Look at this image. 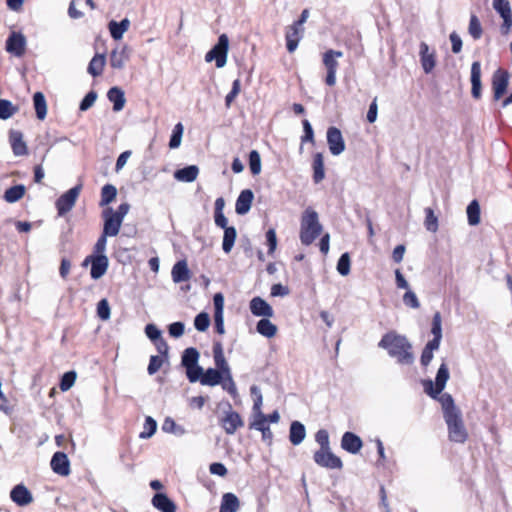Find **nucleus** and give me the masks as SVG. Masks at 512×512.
I'll return each instance as SVG.
<instances>
[{
	"mask_svg": "<svg viewBox=\"0 0 512 512\" xmlns=\"http://www.w3.org/2000/svg\"><path fill=\"white\" fill-rule=\"evenodd\" d=\"M250 392H251V395L254 396V402H253V407H252L253 413L257 414L259 412H262L261 407H262V403H263V397H262L259 387L256 385H252L250 387Z\"/></svg>",
	"mask_w": 512,
	"mask_h": 512,
	"instance_id": "13d9d810",
	"label": "nucleus"
},
{
	"mask_svg": "<svg viewBox=\"0 0 512 512\" xmlns=\"http://www.w3.org/2000/svg\"><path fill=\"white\" fill-rule=\"evenodd\" d=\"M102 218L104 220L103 224V233L105 235H109L110 237L117 236L122 222L118 219V217H115L113 215V209L111 207H107L102 211Z\"/></svg>",
	"mask_w": 512,
	"mask_h": 512,
	"instance_id": "ddd939ff",
	"label": "nucleus"
},
{
	"mask_svg": "<svg viewBox=\"0 0 512 512\" xmlns=\"http://www.w3.org/2000/svg\"><path fill=\"white\" fill-rule=\"evenodd\" d=\"M249 308L251 313L256 317H273L274 310L271 305L263 298L256 296L251 299Z\"/></svg>",
	"mask_w": 512,
	"mask_h": 512,
	"instance_id": "a211bd4d",
	"label": "nucleus"
},
{
	"mask_svg": "<svg viewBox=\"0 0 512 512\" xmlns=\"http://www.w3.org/2000/svg\"><path fill=\"white\" fill-rule=\"evenodd\" d=\"M429 47L425 42L420 44V61L422 68L426 74L432 72L436 65V58L434 53H429Z\"/></svg>",
	"mask_w": 512,
	"mask_h": 512,
	"instance_id": "393cba45",
	"label": "nucleus"
},
{
	"mask_svg": "<svg viewBox=\"0 0 512 512\" xmlns=\"http://www.w3.org/2000/svg\"><path fill=\"white\" fill-rule=\"evenodd\" d=\"M240 508L238 497L231 492L222 496L219 512H237Z\"/></svg>",
	"mask_w": 512,
	"mask_h": 512,
	"instance_id": "7c9ffc66",
	"label": "nucleus"
},
{
	"mask_svg": "<svg viewBox=\"0 0 512 512\" xmlns=\"http://www.w3.org/2000/svg\"><path fill=\"white\" fill-rule=\"evenodd\" d=\"M17 111L18 106H15L10 100L0 99V119L7 120Z\"/></svg>",
	"mask_w": 512,
	"mask_h": 512,
	"instance_id": "49530a36",
	"label": "nucleus"
},
{
	"mask_svg": "<svg viewBox=\"0 0 512 512\" xmlns=\"http://www.w3.org/2000/svg\"><path fill=\"white\" fill-rule=\"evenodd\" d=\"M510 73L503 68H498L492 75L493 100L499 101L507 92Z\"/></svg>",
	"mask_w": 512,
	"mask_h": 512,
	"instance_id": "0eeeda50",
	"label": "nucleus"
},
{
	"mask_svg": "<svg viewBox=\"0 0 512 512\" xmlns=\"http://www.w3.org/2000/svg\"><path fill=\"white\" fill-rule=\"evenodd\" d=\"M493 8L500 14V16L512 14L508 0H493Z\"/></svg>",
	"mask_w": 512,
	"mask_h": 512,
	"instance_id": "69168bd1",
	"label": "nucleus"
},
{
	"mask_svg": "<svg viewBox=\"0 0 512 512\" xmlns=\"http://www.w3.org/2000/svg\"><path fill=\"white\" fill-rule=\"evenodd\" d=\"M33 106L35 109L36 117L39 120H44L47 116V102L42 92L38 91L34 93Z\"/></svg>",
	"mask_w": 512,
	"mask_h": 512,
	"instance_id": "c9c22d12",
	"label": "nucleus"
},
{
	"mask_svg": "<svg viewBox=\"0 0 512 512\" xmlns=\"http://www.w3.org/2000/svg\"><path fill=\"white\" fill-rule=\"evenodd\" d=\"M77 374L74 370L65 372L60 379L59 387L61 391H68L75 383Z\"/></svg>",
	"mask_w": 512,
	"mask_h": 512,
	"instance_id": "603ef678",
	"label": "nucleus"
},
{
	"mask_svg": "<svg viewBox=\"0 0 512 512\" xmlns=\"http://www.w3.org/2000/svg\"><path fill=\"white\" fill-rule=\"evenodd\" d=\"M351 268V258L348 252L343 253L337 262V272L341 276H347L350 273Z\"/></svg>",
	"mask_w": 512,
	"mask_h": 512,
	"instance_id": "8fccbe9b",
	"label": "nucleus"
},
{
	"mask_svg": "<svg viewBox=\"0 0 512 512\" xmlns=\"http://www.w3.org/2000/svg\"><path fill=\"white\" fill-rule=\"evenodd\" d=\"M199 174V168L196 165H189L178 169L174 173V178L181 182H193Z\"/></svg>",
	"mask_w": 512,
	"mask_h": 512,
	"instance_id": "473e14b6",
	"label": "nucleus"
},
{
	"mask_svg": "<svg viewBox=\"0 0 512 512\" xmlns=\"http://www.w3.org/2000/svg\"><path fill=\"white\" fill-rule=\"evenodd\" d=\"M222 229L224 230L222 249L225 253H229L235 244L237 231L234 226H226Z\"/></svg>",
	"mask_w": 512,
	"mask_h": 512,
	"instance_id": "58836bf2",
	"label": "nucleus"
},
{
	"mask_svg": "<svg viewBox=\"0 0 512 512\" xmlns=\"http://www.w3.org/2000/svg\"><path fill=\"white\" fill-rule=\"evenodd\" d=\"M129 27H130V20L128 18H124L120 22L111 20L108 23V29H109L110 35L116 41L122 39L123 34L129 29Z\"/></svg>",
	"mask_w": 512,
	"mask_h": 512,
	"instance_id": "c85d7f7f",
	"label": "nucleus"
},
{
	"mask_svg": "<svg viewBox=\"0 0 512 512\" xmlns=\"http://www.w3.org/2000/svg\"><path fill=\"white\" fill-rule=\"evenodd\" d=\"M163 356L160 355H152L149 360V364L147 367V372L149 375L156 374L159 369L162 367L163 363L167 361Z\"/></svg>",
	"mask_w": 512,
	"mask_h": 512,
	"instance_id": "4d7b16f0",
	"label": "nucleus"
},
{
	"mask_svg": "<svg viewBox=\"0 0 512 512\" xmlns=\"http://www.w3.org/2000/svg\"><path fill=\"white\" fill-rule=\"evenodd\" d=\"M171 276L174 283L185 282L191 278V271L188 268L186 260H180L175 263L171 271Z\"/></svg>",
	"mask_w": 512,
	"mask_h": 512,
	"instance_id": "a878e982",
	"label": "nucleus"
},
{
	"mask_svg": "<svg viewBox=\"0 0 512 512\" xmlns=\"http://www.w3.org/2000/svg\"><path fill=\"white\" fill-rule=\"evenodd\" d=\"M97 97H98V94L96 91H94V90L89 91L84 96V98L81 100V102L79 104V110L87 111L89 108H91L94 105Z\"/></svg>",
	"mask_w": 512,
	"mask_h": 512,
	"instance_id": "bf43d9fd",
	"label": "nucleus"
},
{
	"mask_svg": "<svg viewBox=\"0 0 512 512\" xmlns=\"http://www.w3.org/2000/svg\"><path fill=\"white\" fill-rule=\"evenodd\" d=\"M107 98L113 103V110L115 112H119L124 108L126 99L125 93L121 88L117 86L111 87L107 92Z\"/></svg>",
	"mask_w": 512,
	"mask_h": 512,
	"instance_id": "cd10ccee",
	"label": "nucleus"
},
{
	"mask_svg": "<svg viewBox=\"0 0 512 512\" xmlns=\"http://www.w3.org/2000/svg\"><path fill=\"white\" fill-rule=\"evenodd\" d=\"M25 193H26L25 185L17 184V185H14V186L8 188L5 191V193L3 195V199L7 203H15V202L19 201L20 199H22L24 197Z\"/></svg>",
	"mask_w": 512,
	"mask_h": 512,
	"instance_id": "4c0bfd02",
	"label": "nucleus"
},
{
	"mask_svg": "<svg viewBox=\"0 0 512 512\" xmlns=\"http://www.w3.org/2000/svg\"><path fill=\"white\" fill-rule=\"evenodd\" d=\"M302 125H303L304 134L301 137V143L310 142L312 144H315L314 130H313V127H312L311 123L309 122V120L304 119L302 121Z\"/></svg>",
	"mask_w": 512,
	"mask_h": 512,
	"instance_id": "680f3d73",
	"label": "nucleus"
},
{
	"mask_svg": "<svg viewBox=\"0 0 512 512\" xmlns=\"http://www.w3.org/2000/svg\"><path fill=\"white\" fill-rule=\"evenodd\" d=\"M186 369V376L189 382L195 383L199 381L201 383V379L203 378L204 369L199 364L196 366H190Z\"/></svg>",
	"mask_w": 512,
	"mask_h": 512,
	"instance_id": "5fc2aeb1",
	"label": "nucleus"
},
{
	"mask_svg": "<svg viewBox=\"0 0 512 512\" xmlns=\"http://www.w3.org/2000/svg\"><path fill=\"white\" fill-rule=\"evenodd\" d=\"M342 56V51H337L333 49H329L323 54V64L327 70L325 83L328 86H334L336 84V72L339 66V63L336 59Z\"/></svg>",
	"mask_w": 512,
	"mask_h": 512,
	"instance_id": "423d86ee",
	"label": "nucleus"
},
{
	"mask_svg": "<svg viewBox=\"0 0 512 512\" xmlns=\"http://www.w3.org/2000/svg\"><path fill=\"white\" fill-rule=\"evenodd\" d=\"M109 267V259L106 255H95L94 261L91 266L90 276L94 280L100 279L104 276Z\"/></svg>",
	"mask_w": 512,
	"mask_h": 512,
	"instance_id": "4be33fe9",
	"label": "nucleus"
},
{
	"mask_svg": "<svg viewBox=\"0 0 512 512\" xmlns=\"http://www.w3.org/2000/svg\"><path fill=\"white\" fill-rule=\"evenodd\" d=\"M315 441L320 445V449L330 448L329 434L325 429H320L316 432Z\"/></svg>",
	"mask_w": 512,
	"mask_h": 512,
	"instance_id": "338daca9",
	"label": "nucleus"
},
{
	"mask_svg": "<svg viewBox=\"0 0 512 512\" xmlns=\"http://www.w3.org/2000/svg\"><path fill=\"white\" fill-rule=\"evenodd\" d=\"M363 446L362 439L353 432L347 431L341 439V447L343 450L351 454H357Z\"/></svg>",
	"mask_w": 512,
	"mask_h": 512,
	"instance_id": "aec40b11",
	"label": "nucleus"
},
{
	"mask_svg": "<svg viewBox=\"0 0 512 512\" xmlns=\"http://www.w3.org/2000/svg\"><path fill=\"white\" fill-rule=\"evenodd\" d=\"M303 29L297 27L295 25H291L287 28L286 31V48L289 53H293L302 38Z\"/></svg>",
	"mask_w": 512,
	"mask_h": 512,
	"instance_id": "5701e85b",
	"label": "nucleus"
},
{
	"mask_svg": "<svg viewBox=\"0 0 512 512\" xmlns=\"http://www.w3.org/2000/svg\"><path fill=\"white\" fill-rule=\"evenodd\" d=\"M81 189L82 185L78 184L66 191L56 200L55 206L59 216L65 215L73 208Z\"/></svg>",
	"mask_w": 512,
	"mask_h": 512,
	"instance_id": "6e6552de",
	"label": "nucleus"
},
{
	"mask_svg": "<svg viewBox=\"0 0 512 512\" xmlns=\"http://www.w3.org/2000/svg\"><path fill=\"white\" fill-rule=\"evenodd\" d=\"M111 315L110 305L106 298L101 299L97 304V316L101 320H108Z\"/></svg>",
	"mask_w": 512,
	"mask_h": 512,
	"instance_id": "052dcab7",
	"label": "nucleus"
},
{
	"mask_svg": "<svg viewBox=\"0 0 512 512\" xmlns=\"http://www.w3.org/2000/svg\"><path fill=\"white\" fill-rule=\"evenodd\" d=\"M255 415V419L253 422L250 423L249 428L255 429L257 431L263 430L265 428H268L269 426L267 423L266 415L263 412H259Z\"/></svg>",
	"mask_w": 512,
	"mask_h": 512,
	"instance_id": "0e129e2a",
	"label": "nucleus"
},
{
	"mask_svg": "<svg viewBox=\"0 0 512 512\" xmlns=\"http://www.w3.org/2000/svg\"><path fill=\"white\" fill-rule=\"evenodd\" d=\"M153 506L161 512H175V503L165 494L156 493L152 498Z\"/></svg>",
	"mask_w": 512,
	"mask_h": 512,
	"instance_id": "bb28decb",
	"label": "nucleus"
},
{
	"mask_svg": "<svg viewBox=\"0 0 512 512\" xmlns=\"http://www.w3.org/2000/svg\"><path fill=\"white\" fill-rule=\"evenodd\" d=\"M449 377V368L446 362L443 361L436 373L435 383H433V381L430 379L422 381L425 393L429 395L431 398L436 399L445 389Z\"/></svg>",
	"mask_w": 512,
	"mask_h": 512,
	"instance_id": "7ed1b4c3",
	"label": "nucleus"
},
{
	"mask_svg": "<svg viewBox=\"0 0 512 512\" xmlns=\"http://www.w3.org/2000/svg\"><path fill=\"white\" fill-rule=\"evenodd\" d=\"M129 57V48L127 45L122 46L120 50L115 48L110 54V65L114 69H123Z\"/></svg>",
	"mask_w": 512,
	"mask_h": 512,
	"instance_id": "b1692460",
	"label": "nucleus"
},
{
	"mask_svg": "<svg viewBox=\"0 0 512 512\" xmlns=\"http://www.w3.org/2000/svg\"><path fill=\"white\" fill-rule=\"evenodd\" d=\"M468 32L474 40L480 39L483 34L481 23L475 14L470 16Z\"/></svg>",
	"mask_w": 512,
	"mask_h": 512,
	"instance_id": "de8ad7c7",
	"label": "nucleus"
},
{
	"mask_svg": "<svg viewBox=\"0 0 512 512\" xmlns=\"http://www.w3.org/2000/svg\"><path fill=\"white\" fill-rule=\"evenodd\" d=\"M327 144L332 155L337 156L345 150V141L340 129L331 126L327 129Z\"/></svg>",
	"mask_w": 512,
	"mask_h": 512,
	"instance_id": "f8f14e48",
	"label": "nucleus"
},
{
	"mask_svg": "<svg viewBox=\"0 0 512 512\" xmlns=\"http://www.w3.org/2000/svg\"><path fill=\"white\" fill-rule=\"evenodd\" d=\"M50 466L52 471L60 476H68L71 472L68 456L62 451H57L53 454Z\"/></svg>",
	"mask_w": 512,
	"mask_h": 512,
	"instance_id": "2eb2a0df",
	"label": "nucleus"
},
{
	"mask_svg": "<svg viewBox=\"0 0 512 512\" xmlns=\"http://www.w3.org/2000/svg\"><path fill=\"white\" fill-rule=\"evenodd\" d=\"M117 196V189L112 184H105L101 189V199L99 202L100 207H105L115 200Z\"/></svg>",
	"mask_w": 512,
	"mask_h": 512,
	"instance_id": "79ce46f5",
	"label": "nucleus"
},
{
	"mask_svg": "<svg viewBox=\"0 0 512 512\" xmlns=\"http://www.w3.org/2000/svg\"><path fill=\"white\" fill-rule=\"evenodd\" d=\"M185 324L181 321L173 322L168 326L169 335L173 338H179L184 334Z\"/></svg>",
	"mask_w": 512,
	"mask_h": 512,
	"instance_id": "774afa93",
	"label": "nucleus"
},
{
	"mask_svg": "<svg viewBox=\"0 0 512 512\" xmlns=\"http://www.w3.org/2000/svg\"><path fill=\"white\" fill-rule=\"evenodd\" d=\"M106 63L105 54H95L94 57L90 60L87 72L93 77L100 76L103 73L104 66Z\"/></svg>",
	"mask_w": 512,
	"mask_h": 512,
	"instance_id": "f704fd0d",
	"label": "nucleus"
},
{
	"mask_svg": "<svg viewBox=\"0 0 512 512\" xmlns=\"http://www.w3.org/2000/svg\"><path fill=\"white\" fill-rule=\"evenodd\" d=\"M9 143L15 156L28 155V146L24 141L23 133L19 130L11 129L9 131Z\"/></svg>",
	"mask_w": 512,
	"mask_h": 512,
	"instance_id": "dca6fc26",
	"label": "nucleus"
},
{
	"mask_svg": "<svg viewBox=\"0 0 512 512\" xmlns=\"http://www.w3.org/2000/svg\"><path fill=\"white\" fill-rule=\"evenodd\" d=\"M471 95L474 99L479 100L482 97L481 83V63L474 61L471 65Z\"/></svg>",
	"mask_w": 512,
	"mask_h": 512,
	"instance_id": "6ab92c4d",
	"label": "nucleus"
},
{
	"mask_svg": "<svg viewBox=\"0 0 512 512\" xmlns=\"http://www.w3.org/2000/svg\"><path fill=\"white\" fill-rule=\"evenodd\" d=\"M199 351L194 347L186 348L181 357V365L185 368H188L190 366H196L199 361Z\"/></svg>",
	"mask_w": 512,
	"mask_h": 512,
	"instance_id": "ea45409f",
	"label": "nucleus"
},
{
	"mask_svg": "<svg viewBox=\"0 0 512 512\" xmlns=\"http://www.w3.org/2000/svg\"><path fill=\"white\" fill-rule=\"evenodd\" d=\"M306 437V429L304 424L300 421H293L290 425L289 430V440L290 442L297 446L303 442Z\"/></svg>",
	"mask_w": 512,
	"mask_h": 512,
	"instance_id": "c756f323",
	"label": "nucleus"
},
{
	"mask_svg": "<svg viewBox=\"0 0 512 512\" xmlns=\"http://www.w3.org/2000/svg\"><path fill=\"white\" fill-rule=\"evenodd\" d=\"M322 229L318 213L310 207L307 208L301 217L299 235L301 243L305 246L311 245L320 236Z\"/></svg>",
	"mask_w": 512,
	"mask_h": 512,
	"instance_id": "f03ea898",
	"label": "nucleus"
},
{
	"mask_svg": "<svg viewBox=\"0 0 512 512\" xmlns=\"http://www.w3.org/2000/svg\"><path fill=\"white\" fill-rule=\"evenodd\" d=\"M228 407L229 411L221 419L220 425L228 435H233L238 428L244 426V421L238 412L232 410L229 403Z\"/></svg>",
	"mask_w": 512,
	"mask_h": 512,
	"instance_id": "9d476101",
	"label": "nucleus"
},
{
	"mask_svg": "<svg viewBox=\"0 0 512 512\" xmlns=\"http://www.w3.org/2000/svg\"><path fill=\"white\" fill-rule=\"evenodd\" d=\"M222 383V373L215 368H208L204 371L201 384L206 386H216Z\"/></svg>",
	"mask_w": 512,
	"mask_h": 512,
	"instance_id": "a19ab883",
	"label": "nucleus"
},
{
	"mask_svg": "<svg viewBox=\"0 0 512 512\" xmlns=\"http://www.w3.org/2000/svg\"><path fill=\"white\" fill-rule=\"evenodd\" d=\"M313 181L315 184L320 183L325 178L324 158L322 153L317 152L313 156Z\"/></svg>",
	"mask_w": 512,
	"mask_h": 512,
	"instance_id": "2f4dec72",
	"label": "nucleus"
},
{
	"mask_svg": "<svg viewBox=\"0 0 512 512\" xmlns=\"http://www.w3.org/2000/svg\"><path fill=\"white\" fill-rule=\"evenodd\" d=\"M213 304H214V327L215 331L222 335L225 333L224 327V296L222 293L218 292L213 296Z\"/></svg>",
	"mask_w": 512,
	"mask_h": 512,
	"instance_id": "4468645a",
	"label": "nucleus"
},
{
	"mask_svg": "<svg viewBox=\"0 0 512 512\" xmlns=\"http://www.w3.org/2000/svg\"><path fill=\"white\" fill-rule=\"evenodd\" d=\"M144 430L139 434L141 439L151 438L157 430V422L151 416H147L144 422Z\"/></svg>",
	"mask_w": 512,
	"mask_h": 512,
	"instance_id": "09e8293b",
	"label": "nucleus"
},
{
	"mask_svg": "<svg viewBox=\"0 0 512 512\" xmlns=\"http://www.w3.org/2000/svg\"><path fill=\"white\" fill-rule=\"evenodd\" d=\"M378 347L387 350L388 355L395 358L398 364L411 365L414 363L412 344L404 335L394 331L387 332L382 336Z\"/></svg>",
	"mask_w": 512,
	"mask_h": 512,
	"instance_id": "f257e3e1",
	"label": "nucleus"
},
{
	"mask_svg": "<svg viewBox=\"0 0 512 512\" xmlns=\"http://www.w3.org/2000/svg\"><path fill=\"white\" fill-rule=\"evenodd\" d=\"M11 500L18 506L24 507L33 502L30 490L24 484H17L10 491Z\"/></svg>",
	"mask_w": 512,
	"mask_h": 512,
	"instance_id": "f3484780",
	"label": "nucleus"
},
{
	"mask_svg": "<svg viewBox=\"0 0 512 512\" xmlns=\"http://www.w3.org/2000/svg\"><path fill=\"white\" fill-rule=\"evenodd\" d=\"M229 50V38L226 34H221L218 37L217 43L206 53L205 61H215L217 68H222L226 65L227 55Z\"/></svg>",
	"mask_w": 512,
	"mask_h": 512,
	"instance_id": "39448f33",
	"label": "nucleus"
},
{
	"mask_svg": "<svg viewBox=\"0 0 512 512\" xmlns=\"http://www.w3.org/2000/svg\"><path fill=\"white\" fill-rule=\"evenodd\" d=\"M431 334L435 337H442V317L439 311H436L432 318Z\"/></svg>",
	"mask_w": 512,
	"mask_h": 512,
	"instance_id": "e2e57ef3",
	"label": "nucleus"
},
{
	"mask_svg": "<svg viewBox=\"0 0 512 512\" xmlns=\"http://www.w3.org/2000/svg\"><path fill=\"white\" fill-rule=\"evenodd\" d=\"M268 318H262L257 322L256 331L266 338H273L277 333V326Z\"/></svg>",
	"mask_w": 512,
	"mask_h": 512,
	"instance_id": "e433bc0d",
	"label": "nucleus"
},
{
	"mask_svg": "<svg viewBox=\"0 0 512 512\" xmlns=\"http://www.w3.org/2000/svg\"><path fill=\"white\" fill-rule=\"evenodd\" d=\"M436 399L439 400L443 410V417H447L448 415H453L458 412H461L460 409L455 405L454 399L452 395L449 393H441Z\"/></svg>",
	"mask_w": 512,
	"mask_h": 512,
	"instance_id": "72a5a7b5",
	"label": "nucleus"
},
{
	"mask_svg": "<svg viewBox=\"0 0 512 512\" xmlns=\"http://www.w3.org/2000/svg\"><path fill=\"white\" fill-rule=\"evenodd\" d=\"M249 168L251 174L256 176L261 172V156L257 150H251L249 153Z\"/></svg>",
	"mask_w": 512,
	"mask_h": 512,
	"instance_id": "3c124183",
	"label": "nucleus"
},
{
	"mask_svg": "<svg viewBox=\"0 0 512 512\" xmlns=\"http://www.w3.org/2000/svg\"><path fill=\"white\" fill-rule=\"evenodd\" d=\"M26 38L20 32H12L6 40V51L16 57H21L25 54Z\"/></svg>",
	"mask_w": 512,
	"mask_h": 512,
	"instance_id": "9b49d317",
	"label": "nucleus"
},
{
	"mask_svg": "<svg viewBox=\"0 0 512 512\" xmlns=\"http://www.w3.org/2000/svg\"><path fill=\"white\" fill-rule=\"evenodd\" d=\"M444 420L448 429V438L451 442L462 444L467 441L468 432L465 428L461 412L448 415Z\"/></svg>",
	"mask_w": 512,
	"mask_h": 512,
	"instance_id": "20e7f679",
	"label": "nucleus"
},
{
	"mask_svg": "<svg viewBox=\"0 0 512 512\" xmlns=\"http://www.w3.org/2000/svg\"><path fill=\"white\" fill-rule=\"evenodd\" d=\"M162 430L166 433H172L176 436H182L186 433L183 426L176 424L171 417H166L162 424Z\"/></svg>",
	"mask_w": 512,
	"mask_h": 512,
	"instance_id": "a18cd8bd",
	"label": "nucleus"
},
{
	"mask_svg": "<svg viewBox=\"0 0 512 512\" xmlns=\"http://www.w3.org/2000/svg\"><path fill=\"white\" fill-rule=\"evenodd\" d=\"M210 316L206 312H200L194 319L195 329L199 332H204L209 328Z\"/></svg>",
	"mask_w": 512,
	"mask_h": 512,
	"instance_id": "6e6d98bb",
	"label": "nucleus"
},
{
	"mask_svg": "<svg viewBox=\"0 0 512 512\" xmlns=\"http://www.w3.org/2000/svg\"><path fill=\"white\" fill-rule=\"evenodd\" d=\"M212 351H213L214 363L216 366L215 369H220V368L228 365V363L224 357V350H223V345H222L221 341L215 340L213 342Z\"/></svg>",
	"mask_w": 512,
	"mask_h": 512,
	"instance_id": "37998d69",
	"label": "nucleus"
},
{
	"mask_svg": "<svg viewBox=\"0 0 512 512\" xmlns=\"http://www.w3.org/2000/svg\"><path fill=\"white\" fill-rule=\"evenodd\" d=\"M254 200V193L251 189H244L240 192L236 203L235 211L238 215L247 214L252 206Z\"/></svg>",
	"mask_w": 512,
	"mask_h": 512,
	"instance_id": "412c9836",
	"label": "nucleus"
},
{
	"mask_svg": "<svg viewBox=\"0 0 512 512\" xmlns=\"http://www.w3.org/2000/svg\"><path fill=\"white\" fill-rule=\"evenodd\" d=\"M425 227L428 231L436 232L438 229V218L434 214V210L430 207L425 208Z\"/></svg>",
	"mask_w": 512,
	"mask_h": 512,
	"instance_id": "864d4df0",
	"label": "nucleus"
},
{
	"mask_svg": "<svg viewBox=\"0 0 512 512\" xmlns=\"http://www.w3.org/2000/svg\"><path fill=\"white\" fill-rule=\"evenodd\" d=\"M313 459L318 466L323 468L341 469L343 467L342 460L330 448L315 451Z\"/></svg>",
	"mask_w": 512,
	"mask_h": 512,
	"instance_id": "1a4fd4ad",
	"label": "nucleus"
},
{
	"mask_svg": "<svg viewBox=\"0 0 512 512\" xmlns=\"http://www.w3.org/2000/svg\"><path fill=\"white\" fill-rule=\"evenodd\" d=\"M466 212L469 225L476 226L480 223V205L477 200L469 203Z\"/></svg>",
	"mask_w": 512,
	"mask_h": 512,
	"instance_id": "c03bdc74",
	"label": "nucleus"
}]
</instances>
